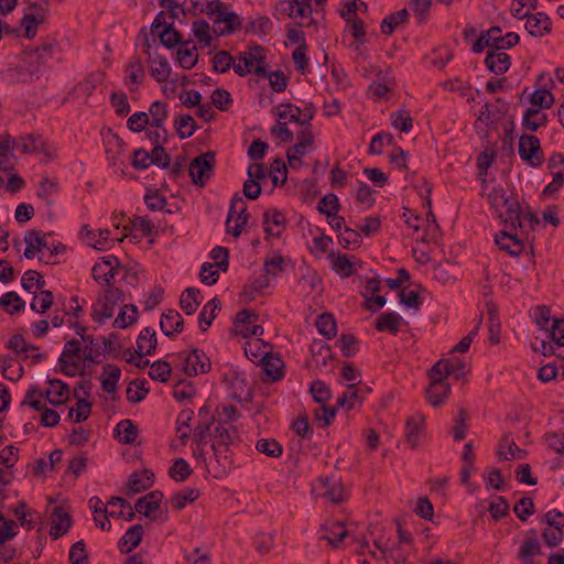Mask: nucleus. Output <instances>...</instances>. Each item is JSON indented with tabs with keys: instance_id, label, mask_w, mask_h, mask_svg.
<instances>
[{
	"instance_id": "obj_17",
	"label": "nucleus",
	"mask_w": 564,
	"mask_h": 564,
	"mask_svg": "<svg viewBox=\"0 0 564 564\" xmlns=\"http://www.w3.org/2000/svg\"><path fill=\"white\" fill-rule=\"evenodd\" d=\"M496 243L501 250L507 251L510 256L517 257L522 252L523 243L518 238L517 234L508 231H500L496 235Z\"/></svg>"
},
{
	"instance_id": "obj_58",
	"label": "nucleus",
	"mask_w": 564,
	"mask_h": 564,
	"mask_svg": "<svg viewBox=\"0 0 564 564\" xmlns=\"http://www.w3.org/2000/svg\"><path fill=\"white\" fill-rule=\"evenodd\" d=\"M333 269L341 276L349 278L355 274V269L346 254H338L333 259Z\"/></svg>"
},
{
	"instance_id": "obj_60",
	"label": "nucleus",
	"mask_w": 564,
	"mask_h": 564,
	"mask_svg": "<svg viewBox=\"0 0 564 564\" xmlns=\"http://www.w3.org/2000/svg\"><path fill=\"white\" fill-rule=\"evenodd\" d=\"M392 126L395 129H399L402 132H410L413 127V120L408 110L401 109L397 112H393L392 116Z\"/></svg>"
},
{
	"instance_id": "obj_28",
	"label": "nucleus",
	"mask_w": 564,
	"mask_h": 564,
	"mask_svg": "<svg viewBox=\"0 0 564 564\" xmlns=\"http://www.w3.org/2000/svg\"><path fill=\"white\" fill-rule=\"evenodd\" d=\"M217 310H220V301L217 297H214L210 301H208L202 308L198 316V324L203 333H205L212 325L213 321L216 317L215 312Z\"/></svg>"
},
{
	"instance_id": "obj_25",
	"label": "nucleus",
	"mask_w": 564,
	"mask_h": 564,
	"mask_svg": "<svg viewBox=\"0 0 564 564\" xmlns=\"http://www.w3.org/2000/svg\"><path fill=\"white\" fill-rule=\"evenodd\" d=\"M214 23L216 25L221 23L225 24L224 28H219V35L231 34L241 26L239 15L234 11L228 12L226 8L223 10L220 15L215 19Z\"/></svg>"
},
{
	"instance_id": "obj_52",
	"label": "nucleus",
	"mask_w": 564,
	"mask_h": 564,
	"mask_svg": "<svg viewBox=\"0 0 564 564\" xmlns=\"http://www.w3.org/2000/svg\"><path fill=\"white\" fill-rule=\"evenodd\" d=\"M340 208L338 197L335 194H327L318 202L317 209L327 218L334 216Z\"/></svg>"
},
{
	"instance_id": "obj_18",
	"label": "nucleus",
	"mask_w": 564,
	"mask_h": 564,
	"mask_svg": "<svg viewBox=\"0 0 564 564\" xmlns=\"http://www.w3.org/2000/svg\"><path fill=\"white\" fill-rule=\"evenodd\" d=\"M156 344L158 341L155 332L150 327H145L140 332L137 338L138 349L134 350V354H137L138 357L151 355L155 350Z\"/></svg>"
},
{
	"instance_id": "obj_2",
	"label": "nucleus",
	"mask_w": 564,
	"mask_h": 564,
	"mask_svg": "<svg viewBox=\"0 0 564 564\" xmlns=\"http://www.w3.org/2000/svg\"><path fill=\"white\" fill-rule=\"evenodd\" d=\"M215 164V153L212 151L193 159L188 167L192 182L199 187H204L214 173Z\"/></svg>"
},
{
	"instance_id": "obj_5",
	"label": "nucleus",
	"mask_w": 564,
	"mask_h": 564,
	"mask_svg": "<svg viewBox=\"0 0 564 564\" xmlns=\"http://www.w3.org/2000/svg\"><path fill=\"white\" fill-rule=\"evenodd\" d=\"M48 59L46 55L41 53V48H35L25 54L23 65L19 67V72L22 75V82H32L39 78V75L46 67Z\"/></svg>"
},
{
	"instance_id": "obj_42",
	"label": "nucleus",
	"mask_w": 564,
	"mask_h": 564,
	"mask_svg": "<svg viewBox=\"0 0 564 564\" xmlns=\"http://www.w3.org/2000/svg\"><path fill=\"white\" fill-rule=\"evenodd\" d=\"M51 518H52L53 529L62 528L63 531H65L66 533L68 532V530L70 529V527L73 524V520H72L69 513L65 510V508L63 506L54 507L52 510Z\"/></svg>"
},
{
	"instance_id": "obj_48",
	"label": "nucleus",
	"mask_w": 564,
	"mask_h": 564,
	"mask_svg": "<svg viewBox=\"0 0 564 564\" xmlns=\"http://www.w3.org/2000/svg\"><path fill=\"white\" fill-rule=\"evenodd\" d=\"M83 341L85 343L84 359L95 364L99 362V357L102 354L99 343L91 335L83 337Z\"/></svg>"
},
{
	"instance_id": "obj_62",
	"label": "nucleus",
	"mask_w": 564,
	"mask_h": 564,
	"mask_svg": "<svg viewBox=\"0 0 564 564\" xmlns=\"http://www.w3.org/2000/svg\"><path fill=\"white\" fill-rule=\"evenodd\" d=\"M310 392L315 402L324 404L330 399V390L322 380H315L311 384Z\"/></svg>"
},
{
	"instance_id": "obj_64",
	"label": "nucleus",
	"mask_w": 564,
	"mask_h": 564,
	"mask_svg": "<svg viewBox=\"0 0 564 564\" xmlns=\"http://www.w3.org/2000/svg\"><path fill=\"white\" fill-rule=\"evenodd\" d=\"M144 203L150 210L156 212L162 210L166 206L167 199L158 189H154L145 193Z\"/></svg>"
},
{
	"instance_id": "obj_16",
	"label": "nucleus",
	"mask_w": 564,
	"mask_h": 564,
	"mask_svg": "<svg viewBox=\"0 0 564 564\" xmlns=\"http://www.w3.org/2000/svg\"><path fill=\"white\" fill-rule=\"evenodd\" d=\"M503 207H506L505 215L499 212V217L502 218L503 223L506 225H510L511 229H516L517 227L522 228V210L519 202L516 198L508 196V202Z\"/></svg>"
},
{
	"instance_id": "obj_61",
	"label": "nucleus",
	"mask_w": 564,
	"mask_h": 564,
	"mask_svg": "<svg viewBox=\"0 0 564 564\" xmlns=\"http://www.w3.org/2000/svg\"><path fill=\"white\" fill-rule=\"evenodd\" d=\"M307 46L301 43L292 53V59L296 65V69L302 74L308 72L310 58L306 55Z\"/></svg>"
},
{
	"instance_id": "obj_34",
	"label": "nucleus",
	"mask_w": 564,
	"mask_h": 564,
	"mask_svg": "<svg viewBox=\"0 0 564 564\" xmlns=\"http://www.w3.org/2000/svg\"><path fill=\"white\" fill-rule=\"evenodd\" d=\"M199 497V491L195 488H186L175 492L170 502L172 507L180 511L186 507L187 503L194 502Z\"/></svg>"
},
{
	"instance_id": "obj_47",
	"label": "nucleus",
	"mask_w": 564,
	"mask_h": 564,
	"mask_svg": "<svg viewBox=\"0 0 564 564\" xmlns=\"http://www.w3.org/2000/svg\"><path fill=\"white\" fill-rule=\"evenodd\" d=\"M213 70L215 73H226L231 67L234 68V57L228 51H218L212 59Z\"/></svg>"
},
{
	"instance_id": "obj_9",
	"label": "nucleus",
	"mask_w": 564,
	"mask_h": 564,
	"mask_svg": "<svg viewBox=\"0 0 564 564\" xmlns=\"http://www.w3.org/2000/svg\"><path fill=\"white\" fill-rule=\"evenodd\" d=\"M524 19H527L525 29L532 36L541 37L551 32L552 23L545 13L529 14Z\"/></svg>"
},
{
	"instance_id": "obj_10",
	"label": "nucleus",
	"mask_w": 564,
	"mask_h": 564,
	"mask_svg": "<svg viewBox=\"0 0 564 564\" xmlns=\"http://www.w3.org/2000/svg\"><path fill=\"white\" fill-rule=\"evenodd\" d=\"M24 242L26 245L24 250V257L26 259H33L35 253L44 249H48L45 234L41 230H29L24 235Z\"/></svg>"
},
{
	"instance_id": "obj_23",
	"label": "nucleus",
	"mask_w": 564,
	"mask_h": 564,
	"mask_svg": "<svg viewBox=\"0 0 564 564\" xmlns=\"http://www.w3.org/2000/svg\"><path fill=\"white\" fill-rule=\"evenodd\" d=\"M138 436L137 425L129 419L120 421L115 429V437L122 444H133Z\"/></svg>"
},
{
	"instance_id": "obj_3",
	"label": "nucleus",
	"mask_w": 564,
	"mask_h": 564,
	"mask_svg": "<svg viewBox=\"0 0 564 564\" xmlns=\"http://www.w3.org/2000/svg\"><path fill=\"white\" fill-rule=\"evenodd\" d=\"M519 155L531 167H540L544 161L543 150L536 135L522 134L519 139Z\"/></svg>"
},
{
	"instance_id": "obj_41",
	"label": "nucleus",
	"mask_w": 564,
	"mask_h": 564,
	"mask_svg": "<svg viewBox=\"0 0 564 564\" xmlns=\"http://www.w3.org/2000/svg\"><path fill=\"white\" fill-rule=\"evenodd\" d=\"M149 377L160 382H167L172 372L171 365L164 360L150 364Z\"/></svg>"
},
{
	"instance_id": "obj_51",
	"label": "nucleus",
	"mask_w": 564,
	"mask_h": 564,
	"mask_svg": "<svg viewBox=\"0 0 564 564\" xmlns=\"http://www.w3.org/2000/svg\"><path fill=\"white\" fill-rule=\"evenodd\" d=\"M192 468L183 458H177L169 469V476L176 481L186 480L192 474Z\"/></svg>"
},
{
	"instance_id": "obj_45",
	"label": "nucleus",
	"mask_w": 564,
	"mask_h": 564,
	"mask_svg": "<svg viewBox=\"0 0 564 564\" xmlns=\"http://www.w3.org/2000/svg\"><path fill=\"white\" fill-rule=\"evenodd\" d=\"M496 33H501L500 26H491L489 30L482 31L473 45V52L478 54L481 53L486 47L494 50L492 35Z\"/></svg>"
},
{
	"instance_id": "obj_19",
	"label": "nucleus",
	"mask_w": 564,
	"mask_h": 564,
	"mask_svg": "<svg viewBox=\"0 0 564 564\" xmlns=\"http://www.w3.org/2000/svg\"><path fill=\"white\" fill-rule=\"evenodd\" d=\"M247 54L249 58L248 62L246 61V67H242L240 63L234 65L235 73L241 77L251 73V67L253 66V64H256V66L265 64V55L263 54V47L261 45L251 46Z\"/></svg>"
},
{
	"instance_id": "obj_39",
	"label": "nucleus",
	"mask_w": 564,
	"mask_h": 564,
	"mask_svg": "<svg viewBox=\"0 0 564 564\" xmlns=\"http://www.w3.org/2000/svg\"><path fill=\"white\" fill-rule=\"evenodd\" d=\"M541 553V546L535 536L527 538L520 546L519 557L524 564L532 563V558Z\"/></svg>"
},
{
	"instance_id": "obj_31",
	"label": "nucleus",
	"mask_w": 564,
	"mask_h": 564,
	"mask_svg": "<svg viewBox=\"0 0 564 564\" xmlns=\"http://www.w3.org/2000/svg\"><path fill=\"white\" fill-rule=\"evenodd\" d=\"M409 12L405 8L389 14L381 22V32L386 35H391L394 30L408 21Z\"/></svg>"
},
{
	"instance_id": "obj_12",
	"label": "nucleus",
	"mask_w": 564,
	"mask_h": 564,
	"mask_svg": "<svg viewBox=\"0 0 564 564\" xmlns=\"http://www.w3.org/2000/svg\"><path fill=\"white\" fill-rule=\"evenodd\" d=\"M160 328L167 337L180 334L184 328V319L175 310H167L162 314Z\"/></svg>"
},
{
	"instance_id": "obj_29",
	"label": "nucleus",
	"mask_w": 564,
	"mask_h": 564,
	"mask_svg": "<svg viewBox=\"0 0 564 564\" xmlns=\"http://www.w3.org/2000/svg\"><path fill=\"white\" fill-rule=\"evenodd\" d=\"M451 391L448 383L430 382L426 389V398L433 406H438L444 402Z\"/></svg>"
},
{
	"instance_id": "obj_55",
	"label": "nucleus",
	"mask_w": 564,
	"mask_h": 564,
	"mask_svg": "<svg viewBox=\"0 0 564 564\" xmlns=\"http://www.w3.org/2000/svg\"><path fill=\"white\" fill-rule=\"evenodd\" d=\"M68 561L72 564H88V552L84 540L77 541L70 546Z\"/></svg>"
},
{
	"instance_id": "obj_27",
	"label": "nucleus",
	"mask_w": 564,
	"mask_h": 564,
	"mask_svg": "<svg viewBox=\"0 0 564 564\" xmlns=\"http://www.w3.org/2000/svg\"><path fill=\"white\" fill-rule=\"evenodd\" d=\"M547 116L541 112L540 108L530 107L525 110L522 118V126L531 131H536L540 127L545 126Z\"/></svg>"
},
{
	"instance_id": "obj_1",
	"label": "nucleus",
	"mask_w": 564,
	"mask_h": 564,
	"mask_svg": "<svg viewBox=\"0 0 564 564\" xmlns=\"http://www.w3.org/2000/svg\"><path fill=\"white\" fill-rule=\"evenodd\" d=\"M124 301L123 292L119 288H107L102 299L94 305L91 312L93 319L98 324H104L107 318L112 317L116 306Z\"/></svg>"
},
{
	"instance_id": "obj_13",
	"label": "nucleus",
	"mask_w": 564,
	"mask_h": 564,
	"mask_svg": "<svg viewBox=\"0 0 564 564\" xmlns=\"http://www.w3.org/2000/svg\"><path fill=\"white\" fill-rule=\"evenodd\" d=\"M264 231L269 235L280 237L285 229L286 218L282 212L278 209H269L263 214Z\"/></svg>"
},
{
	"instance_id": "obj_59",
	"label": "nucleus",
	"mask_w": 564,
	"mask_h": 564,
	"mask_svg": "<svg viewBox=\"0 0 564 564\" xmlns=\"http://www.w3.org/2000/svg\"><path fill=\"white\" fill-rule=\"evenodd\" d=\"M195 51L196 46H193L192 48L181 46L178 48L177 61L182 68L191 69L196 65L198 61V55L194 53Z\"/></svg>"
},
{
	"instance_id": "obj_63",
	"label": "nucleus",
	"mask_w": 564,
	"mask_h": 564,
	"mask_svg": "<svg viewBox=\"0 0 564 564\" xmlns=\"http://www.w3.org/2000/svg\"><path fill=\"white\" fill-rule=\"evenodd\" d=\"M513 512L521 521H527L530 516L535 512L533 500L524 497L518 501L513 507Z\"/></svg>"
},
{
	"instance_id": "obj_21",
	"label": "nucleus",
	"mask_w": 564,
	"mask_h": 564,
	"mask_svg": "<svg viewBox=\"0 0 564 564\" xmlns=\"http://www.w3.org/2000/svg\"><path fill=\"white\" fill-rule=\"evenodd\" d=\"M50 389L46 391L47 400L53 405L63 404L68 399L69 388L59 379H50Z\"/></svg>"
},
{
	"instance_id": "obj_49",
	"label": "nucleus",
	"mask_w": 564,
	"mask_h": 564,
	"mask_svg": "<svg viewBox=\"0 0 564 564\" xmlns=\"http://www.w3.org/2000/svg\"><path fill=\"white\" fill-rule=\"evenodd\" d=\"M337 345L344 357H352L358 352L359 340L350 334H341Z\"/></svg>"
},
{
	"instance_id": "obj_32",
	"label": "nucleus",
	"mask_w": 564,
	"mask_h": 564,
	"mask_svg": "<svg viewBox=\"0 0 564 564\" xmlns=\"http://www.w3.org/2000/svg\"><path fill=\"white\" fill-rule=\"evenodd\" d=\"M17 147L22 153L29 154L44 150V140L41 134L30 133L18 139Z\"/></svg>"
},
{
	"instance_id": "obj_50",
	"label": "nucleus",
	"mask_w": 564,
	"mask_h": 564,
	"mask_svg": "<svg viewBox=\"0 0 564 564\" xmlns=\"http://www.w3.org/2000/svg\"><path fill=\"white\" fill-rule=\"evenodd\" d=\"M53 301V293L48 290H42L39 295L34 296L31 303V310L43 314L52 307Z\"/></svg>"
},
{
	"instance_id": "obj_40",
	"label": "nucleus",
	"mask_w": 564,
	"mask_h": 564,
	"mask_svg": "<svg viewBox=\"0 0 564 564\" xmlns=\"http://www.w3.org/2000/svg\"><path fill=\"white\" fill-rule=\"evenodd\" d=\"M315 325L317 327L318 333L328 339L333 338L337 333L335 318L329 313L321 314L316 319Z\"/></svg>"
},
{
	"instance_id": "obj_8",
	"label": "nucleus",
	"mask_w": 564,
	"mask_h": 564,
	"mask_svg": "<svg viewBox=\"0 0 564 564\" xmlns=\"http://www.w3.org/2000/svg\"><path fill=\"white\" fill-rule=\"evenodd\" d=\"M485 64L491 73L502 75L510 68L511 58L502 51L489 50L485 58Z\"/></svg>"
},
{
	"instance_id": "obj_36",
	"label": "nucleus",
	"mask_w": 564,
	"mask_h": 564,
	"mask_svg": "<svg viewBox=\"0 0 564 564\" xmlns=\"http://www.w3.org/2000/svg\"><path fill=\"white\" fill-rule=\"evenodd\" d=\"M517 453H521L522 451L517 446L510 434H505L499 441V447L497 455L500 459L509 460L511 458H521L520 455H516Z\"/></svg>"
},
{
	"instance_id": "obj_22",
	"label": "nucleus",
	"mask_w": 564,
	"mask_h": 564,
	"mask_svg": "<svg viewBox=\"0 0 564 564\" xmlns=\"http://www.w3.org/2000/svg\"><path fill=\"white\" fill-rule=\"evenodd\" d=\"M143 527L134 524L127 530L124 535L119 541V549L121 553H129L135 549L142 541Z\"/></svg>"
},
{
	"instance_id": "obj_24",
	"label": "nucleus",
	"mask_w": 564,
	"mask_h": 564,
	"mask_svg": "<svg viewBox=\"0 0 564 564\" xmlns=\"http://www.w3.org/2000/svg\"><path fill=\"white\" fill-rule=\"evenodd\" d=\"M402 317L395 313H382L376 319V329L378 332H388L397 335L400 329Z\"/></svg>"
},
{
	"instance_id": "obj_33",
	"label": "nucleus",
	"mask_w": 564,
	"mask_h": 564,
	"mask_svg": "<svg viewBox=\"0 0 564 564\" xmlns=\"http://www.w3.org/2000/svg\"><path fill=\"white\" fill-rule=\"evenodd\" d=\"M174 126L180 139L182 140L192 137L198 129V126L191 115L178 116L174 120Z\"/></svg>"
},
{
	"instance_id": "obj_11",
	"label": "nucleus",
	"mask_w": 564,
	"mask_h": 564,
	"mask_svg": "<svg viewBox=\"0 0 564 564\" xmlns=\"http://www.w3.org/2000/svg\"><path fill=\"white\" fill-rule=\"evenodd\" d=\"M425 417L422 414H414L406 420L405 423V437L408 444L415 448L419 445L420 438L424 432Z\"/></svg>"
},
{
	"instance_id": "obj_57",
	"label": "nucleus",
	"mask_w": 564,
	"mask_h": 564,
	"mask_svg": "<svg viewBox=\"0 0 564 564\" xmlns=\"http://www.w3.org/2000/svg\"><path fill=\"white\" fill-rule=\"evenodd\" d=\"M338 241L345 249H355L360 246L361 236L359 231L345 227L344 232L338 235Z\"/></svg>"
},
{
	"instance_id": "obj_4",
	"label": "nucleus",
	"mask_w": 564,
	"mask_h": 564,
	"mask_svg": "<svg viewBox=\"0 0 564 564\" xmlns=\"http://www.w3.org/2000/svg\"><path fill=\"white\" fill-rule=\"evenodd\" d=\"M127 272V268L120 264V261L115 256L105 257L100 262L95 263L91 269L93 278L96 282H104L107 288L113 286L115 275L120 271Z\"/></svg>"
},
{
	"instance_id": "obj_46",
	"label": "nucleus",
	"mask_w": 564,
	"mask_h": 564,
	"mask_svg": "<svg viewBox=\"0 0 564 564\" xmlns=\"http://www.w3.org/2000/svg\"><path fill=\"white\" fill-rule=\"evenodd\" d=\"M161 43L167 47L173 48L178 44H182V34L173 28V24H167L161 32H158Z\"/></svg>"
},
{
	"instance_id": "obj_6",
	"label": "nucleus",
	"mask_w": 564,
	"mask_h": 564,
	"mask_svg": "<svg viewBox=\"0 0 564 564\" xmlns=\"http://www.w3.org/2000/svg\"><path fill=\"white\" fill-rule=\"evenodd\" d=\"M163 497V492L160 490L151 491L138 499L134 505V509L151 521H156L161 519V502Z\"/></svg>"
},
{
	"instance_id": "obj_30",
	"label": "nucleus",
	"mask_w": 564,
	"mask_h": 564,
	"mask_svg": "<svg viewBox=\"0 0 564 564\" xmlns=\"http://www.w3.org/2000/svg\"><path fill=\"white\" fill-rule=\"evenodd\" d=\"M121 376V370L116 365H106L104 367V376L101 377L102 390L108 393H115L117 384Z\"/></svg>"
},
{
	"instance_id": "obj_53",
	"label": "nucleus",
	"mask_w": 564,
	"mask_h": 564,
	"mask_svg": "<svg viewBox=\"0 0 564 564\" xmlns=\"http://www.w3.org/2000/svg\"><path fill=\"white\" fill-rule=\"evenodd\" d=\"M151 76L158 82L163 83L167 79L171 73L169 62L165 57L151 61Z\"/></svg>"
},
{
	"instance_id": "obj_35",
	"label": "nucleus",
	"mask_w": 564,
	"mask_h": 564,
	"mask_svg": "<svg viewBox=\"0 0 564 564\" xmlns=\"http://www.w3.org/2000/svg\"><path fill=\"white\" fill-rule=\"evenodd\" d=\"M199 290L195 288H187L181 295L180 299V306L181 308L187 314H193L197 307L199 306L200 302L198 301L199 297Z\"/></svg>"
},
{
	"instance_id": "obj_43",
	"label": "nucleus",
	"mask_w": 564,
	"mask_h": 564,
	"mask_svg": "<svg viewBox=\"0 0 564 564\" xmlns=\"http://www.w3.org/2000/svg\"><path fill=\"white\" fill-rule=\"evenodd\" d=\"M237 434V429L226 427L223 424H218L213 433L214 443H218V446L224 447L225 452L229 451V444L232 441V435Z\"/></svg>"
},
{
	"instance_id": "obj_56",
	"label": "nucleus",
	"mask_w": 564,
	"mask_h": 564,
	"mask_svg": "<svg viewBox=\"0 0 564 564\" xmlns=\"http://www.w3.org/2000/svg\"><path fill=\"white\" fill-rule=\"evenodd\" d=\"M104 77V73H91L86 76L85 79H83L79 84H77L75 89L79 90L87 97L91 96L96 86L102 82Z\"/></svg>"
},
{
	"instance_id": "obj_14",
	"label": "nucleus",
	"mask_w": 564,
	"mask_h": 564,
	"mask_svg": "<svg viewBox=\"0 0 564 564\" xmlns=\"http://www.w3.org/2000/svg\"><path fill=\"white\" fill-rule=\"evenodd\" d=\"M319 482L322 484L324 491L323 497H325L327 500H329L333 503H340L347 498V494L344 489V486L340 481L329 478V477H322L319 479Z\"/></svg>"
},
{
	"instance_id": "obj_38",
	"label": "nucleus",
	"mask_w": 564,
	"mask_h": 564,
	"mask_svg": "<svg viewBox=\"0 0 564 564\" xmlns=\"http://www.w3.org/2000/svg\"><path fill=\"white\" fill-rule=\"evenodd\" d=\"M138 319V308L133 304L124 305L113 322L116 328H127Z\"/></svg>"
},
{
	"instance_id": "obj_26",
	"label": "nucleus",
	"mask_w": 564,
	"mask_h": 564,
	"mask_svg": "<svg viewBox=\"0 0 564 564\" xmlns=\"http://www.w3.org/2000/svg\"><path fill=\"white\" fill-rule=\"evenodd\" d=\"M260 361L262 362V369L272 381H279L284 377L281 359L273 358L269 356V351H265Z\"/></svg>"
},
{
	"instance_id": "obj_37",
	"label": "nucleus",
	"mask_w": 564,
	"mask_h": 564,
	"mask_svg": "<svg viewBox=\"0 0 564 564\" xmlns=\"http://www.w3.org/2000/svg\"><path fill=\"white\" fill-rule=\"evenodd\" d=\"M0 306L3 307L9 314L13 315L22 312L25 307V303L18 295V293L11 291L4 293L0 297Z\"/></svg>"
},
{
	"instance_id": "obj_44",
	"label": "nucleus",
	"mask_w": 564,
	"mask_h": 564,
	"mask_svg": "<svg viewBox=\"0 0 564 564\" xmlns=\"http://www.w3.org/2000/svg\"><path fill=\"white\" fill-rule=\"evenodd\" d=\"M256 448L259 453L273 458L280 457L283 453L282 445L274 438H260L256 444Z\"/></svg>"
},
{
	"instance_id": "obj_54",
	"label": "nucleus",
	"mask_w": 564,
	"mask_h": 564,
	"mask_svg": "<svg viewBox=\"0 0 564 564\" xmlns=\"http://www.w3.org/2000/svg\"><path fill=\"white\" fill-rule=\"evenodd\" d=\"M494 41V50L503 51L516 46L520 36L516 32H508L505 36L501 33H496L492 35Z\"/></svg>"
},
{
	"instance_id": "obj_20",
	"label": "nucleus",
	"mask_w": 564,
	"mask_h": 564,
	"mask_svg": "<svg viewBox=\"0 0 564 564\" xmlns=\"http://www.w3.org/2000/svg\"><path fill=\"white\" fill-rule=\"evenodd\" d=\"M126 73L128 74L126 85L128 86L129 91H137L145 78L143 65L139 59H135L126 66Z\"/></svg>"
},
{
	"instance_id": "obj_7",
	"label": "nucleus",
	"mask_w": 564,
	"mask_h": 564,
	"mask_svg": "<svg viewBox=\"0 0 564 564\" xmlns=\"http://www.w3.org/2000/svg\"><path fill=\"white\" fill-rule=\"evenodd\" d=\"M210 368V360L203 350L194 348L185 357L183 370L189 377L197 376L199 372L207 373Z\"/></svg>"
},
{
	"instance_id": "obj_15",
	"label": "nucleus",
	"mask_w": 564,
	"mask_h": 564,
	"mask_svg": "<svg viewBox=\"0 0 564 564\" xmlns=\"http://www.w3.org/2000/svg\"><path fill=\"white\" fill-rule=\"evenodd\" d=\"M154 475L148 470L134 471L130 475L127 487L128 495L145 491L153 485Z\"/></svg>"
}]
</instances>
